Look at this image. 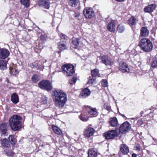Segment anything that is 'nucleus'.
<instances>
[{
	"instance_id": "obj_41",
	"label": "nucleus",
	"mask_w": 157,
	"mask_h": 157,
	"mask_svg": "<svg viewBox=\"0 0 157 157\" xmlns=\"http://www.w3.org/2000/svg\"><path fill=\"white\" fill-rule=\"evenodd\" d=\"M151 66L152 68H155L157 66V60L156 59L153 60L151 64Z\"/></svg>"
},
{
	"instance_id": "obj_51",
	"label": "nucleus",
	"mask_w": 157,
	"mask_h": 157,
	"mask_svg": "<svg viewBox=\"0 0 157 157\" xmlns=\"http://www.w3.org/2000/svg\"><path fill=\"white\" fill-rule=\"evenodd\" d=\"M144 113V112L143 111H142L140 113V114L141 115V116H142V115Z\"/></svg>"
},
{
	"instance_id": "obj_33",
	"label": "nucleus",
	"mask_w": 157,
	"mask_h": 157,
	"mask_svg": "<svg viewBox=\"0 0 157 157\" xmlns=\"http://www.w3.org/2000/svg\"><path fill=\"white\" fill-rule=\"evenodd\" d=\"M9 139L11 144L13 145H14L15 144L16 140L14 138V136L13 135H10L9 137Z\"/></svg>"
},
{
	"instance_id": "obj_48",
	"label": "nucleus",
	"mask_w": 157,
	"mask_h": 157,
	"mask_svg": "<svg viewBox=\"0 0 157 157\" xmlns=\"http://www.w3.org/2000/svg\"><path fill=\"white\" fill-rule=\"evenodd\" d=\"M137 123L141 125L143 124V121L141 120H139L137 121Z\"/></svg>"
},
{
	"instance_id": "obj_27",
	"label": "nucleus",
	"mask_w": 157,
	"mask_h": 157,
	"mask_svg": "<svg viewBox=\"0 0 157 157\" xmlns=\"http://www.w3.org/2000/svg\"><path fill=\"white\" fill-rule=\"evenodd\" d=\"M136 22V18L132 16L128 20V24L131 26L135 25Z\"/></svg>"
},
{
	"instance_id": "obj_31",
	"label": "nucleus",
	"mask_w": 157,
	"mask_h": 157,
	"mask_svg": "<svg viewBox=\"0 0 157 157\" xmlns=\"http://www.w3.org/2000/svg\"><path fill=\"white\" fill-rule=\"evenodd\" d=\"M31 80L33 82L36 83L40 80V78L39 75L34 74L32 77Z\"/></svg>"
},
{
	"instance_id": "obj_34",
	"label": "nucleus",
	"mask_w": 157,
	"mask_h": 157,
	"mask_svg": "<svg viewBox=\"0 0 157 157\" xmlns=\"http://www.w3.org/2000/svg\"><path fill=\"white\" fill-rule=\"evenodd\" d=\"M91 73L92 76L93 77V78H95L98 75V70L96 69H94L91 71Z\"/></svg>"
},
{
	"instance_id": "obj_7",
	"label": "nucleus",
	"mask_w": 157,
	"mask_h": 157,
	"mask_svg": "<svg viewBox=\"0 0 157 157\" xmlns=\"http://www.w3.org/2000/svg\"><path fill=\"white\" fill-rule=\"evenodd\" d=\"M118 135L117 131L116 130H111L105 133L104 136L106 139H111L114 138Z\"/></svg>"
},
{
	"instance_id": "obj_13",
	"label": "nucleus",
	"mask_w": 157,
	"mask_h": 157,
	"mask_svg": "<svg viewBox=\"0 0 157 157\" xmlns=\"http://www.w3.org/2000/svg\"><path fill=\"white\" fill-rule=\"evenodd\" d=\"M120 150L122 153L124 155L127 154L129 151L128 147L125 144H121L120 145Z\"/></svg>"
},
{
	"instance_id": "obj_17",
	"label": "nucleus",
	"mask_w": 157,
	"mask_h": 157,
	"mask_svg": "<svg viewBox=\"0 0 157 157\" xmlns=\"http://www.w3.org/2000/svg\"><path fill=\"white\" fill-rule=\"evenodd\" d=\"M50 4L48 0H40L39 2L40 5H41L42 7L46 9H49Z\"/></svg>"
},
{
	"instance_id": "obj_21",
	"label": "nucleus",
	"mask_w": 157,
	"mask_h": 157,
	"mask_svg": "<svg viewBox=\"0 0 157 157\" xmlns=\"http://www.w3.org/2000/svg\"><path fill=\"white\" fill-rule=\"evenodd\" d=\"M108 30L111 32L114 33L115 31V26L113 21L109 22L107 26Z\"/></svg>"
},
{
	"instance_id": "obj_50",
	"label": "nucleus",
	"mask_w": 157,
	"mask_h": 157,
	"mask_svg": "<svg viewBox=\"0 0 157 157\" xmlns=\"http://www.w3.org/2000/svg\"><path fill=\"white\" fill-rule=\"evenodd\" d=\"M132 157H136L137 156V155L136 154H135V153H133L132 154Z\"/></svg>"
},
{
	"instance_id": "obj_54",
	"label": "nucleus",
	"mask_w": 157,
	"mask_h": 157,
	"mask_svg": "<svg viewBox=\"0 0 157 157\" xmlns=\"http://www.w3.org/2000/svg\"><path fill=\"white\" fill-rule=\"evenodd\" d=\"M45 145L44 144H43L42 145V146L43 147V146H45Z\"/></svg>"
},
{
	"instance_id": "obj_16",
	"label": "nucleus",
	"mask_w": 157,
	"mask_h": 157,
	"mask_svg": "<svg viewBox=\"0 0 157 157\" xmlns=\"http://www.w3.org/2000/svg\"><path fill=\"white\" fill-rule=\"evenodd\" d=\"M7 124L6 123H2L0 124V132L1 134L5 135L7 132Z\"/></svg>"
},
{
	"instance_id": "obj_6",
	"label": "nucleus",
	"mask_w": 157,
	"mask_h": 157,
	"mask_svg": "<svg viewBox=\"0 0 157 157\" xmlns=\"http://www.w3.org/2000/svg\"><path fill=\"white\" fill-rule=\"evenodd\" d=\"M131 128L130 124L128 121L124 122L120 126L119 131L120 133L124 134L128 131Z\"/></svg>"
},
{
	"instance_id": "obj_29",
	"label": "nucleus",
	"mask_w": 157,
	"mask_h": 157,
	"mask_svg": "<svg viewBox=\"0 0 157 157\" xmlns=\"http://www.w3.org/2000/svg\"><path fill=\"white\" fill-rule=\"evenodd\" d=\"M52 129L53 131L56 134L61 135L62 133V130L59 128L54 125L52 126Z\"/></svg>"
},
{
	"instance_id": "obj_24",
	"label": "nucleus",
	"mask_w": 157,
	"mask_h": 157,
	"mask_svg": "<svg viewBox=\"0 0 157 157\" xmlns=\"http://www.w3.org/2000/svg\"><path fill=\"white\" fill-rule=\"evenodd\" d=\"M88 154V157H97L98 155L97 152L92 148L89 150Z\"/></svg>"
},
{
	"instance_id": "obj_20",
	"label": "nucleus",
	"mask_w": 157,
	"mask_h": 157,
	"mask_svg": "<svg viewBox=\"0 0 157 157\" xmlns=\"http://www.w3.org/2000/svg\"><path fill=\"white\" fill-rule=\"evenodd\" d=\"M87 109L89 113L92 115L93 117L96 116L97 115V112L96 108L87 106Z\"/></svg>"
},
{
	"instance_id": "obj_36",
	"label": "nucleus",
	"mask_w": 157,
	"mask_h": 157,
	"mask_svg": "<svg viewBox=\"0 0 157 157\" xmlns=\"http://www.w3.org/2000/svg\"><path fill=\"white\" fill-rule=\"evenodd\" d=\"M4 151L8 156H13L14 155V153L11 150L6 149Z\"/></svg>"
},
{
	"instance_id": "obj_18",
	"label": "nucleus",
	"mask_w": 157,
	"mask_h": 157,
	"mask_svg": "<svg viewBox=\"0 0 157 157\" xmlns=\"http://www.w3.org/2000/svg\"><path fill=\"white\" fill-rule=\"evenodd\" d=\"M90 94V91L87 88L83 89L80 93V95L83 98L88 96Z\"/></svg>"
},
{
	"instance_id": "obj_25",
	"label": "nucleus",
	"mask_w": 157,
	"mask_h": 157,
	"mask_svg": "<svg viewBox=\"0 0 157 157\" xmlns=\"http://www.w3.org/2000/svg\"><path fill=\"white\" fill-rule=\"evenodd\" d=\"M110 125L113 127H115L118 124V122L117 118L116 117H113L110 120Z\"/></svg>"
},
{
	"instance_id": "obj_49",
	"label": "nucleus",
	"mask_w": 157,
	"mask_h": 157,
	"mask_svg": "<svg viewBox=\"0 0 157 157\" xmlns=\"http://www.w3.org/2000/svg\"><path fill=\"white\" fill-rule=\"evenodd\" d=\"M106 109L109 111H110L111 110L110 106H107L106 108Z\"/></svg>"
},
{
	"instance_id": "obj_26",
	"label": "nucleus",
	"mask_w": 157,
	"mask_h": 157,
	"mask_svg": "<svg viewBox=\"0 0 157 157\" xmlns=\"http://www.w3.org/2000/svg\"><path fill=\"white\" fill-rule=\"evenodd\" d=\"M7 68V61L0 60V69L3 70L6 69Z\"/></svg>"
},
{
	"instance_id": "obj_28",
	"label": "nucleus",
	"mask_w": 157,
	"mask_h": 157,
	"mask_svg": "<svg viewBox=\"0 0 157 157\" xmlns=\"http://www.w3.org/2000/svg\"><path fill=\"white\" fill-rule=\"evenodd\" d=\"M125 30V27L123 24H120L117 27V30L119 33H121L124 32Z\"/></svg>"
},
{
	"instance_id": "obj_40",
	"label": "nucleus",
	"mask_w": 157,
	"mask_h": 157,
	"mask_svg": "<svg viewBox=\"0 0 157 157\" xmlns=\"http://www.w3.org/2000/svg\"><path fill=\"white\" fill-rule=\"evenodd\" d=\"M42 102L44 104H46L47 102V98L45 96L43 95L41 97Z\"/></svg>"
},
{
	"instance_id": "obj_42",
	"label": "nucleus",
	"mask_w": 157,
	"mask_h": 157,
	"mask_svg": "<svg viewBox=\"0 0 157 157\" xmlns=\"http://www.w3.org/2000/svg\"><path fill=\"white\" fill-rule=\"evenodd\" d=\"M102 86L104 87H106L108 85L107 81L105 80H103L101 83Z\"/></svg>"
},
{
	"instance_id": "obj_55",
	"label": "nucleus",
	"mask_w": 157,
	"mask_h": 157,
	"mask_svg": "<svg viewBox=\"0 0 157 157\" xmlns=\"http://www.w3.org/2000/svg\"><path fill=\"white\" fill-rule=\"evenodd\" d=\"M131 119L132 120H134L135 119V118H131Z\"/></svg>"
},
{
	"instance_id": "obj_47",
	"label": "nucleus",
	"mask_w": 157,
	"mask_h": 157,
	"mask_svg": "<svg viewBox=\"0 0 157 157\" xmlns=\"http://www.w3.org/2000/svg\"><path fill=\"white\" fill-rule=\"evenodd\" d=\"M80 13L79 12H76L75 13L73 14V16L75 17H79Z\"/></svg>"
},
{
	"instance_id": "obj_23",
	"label": "nucleus",
	"mask_w": 157,
	"mask_h": 157,
	"mask_svg": "<svg viewBox=\"0 0 157 157\" xmlns=\"http://www.w3.org/2000/svg\"><path fill=\"white\" fill-rule=\"evenodd\" d=\"M11 101L14 104H16L19 102L18 95L16 93L13 94L11 96Z\"/></svg>"
},
{
	"instance_id": "obj_30",
	"label": "nucleus",
	"mask_w": 157,
	"mask_h": 157,
	"mask_svg": "<svg viewBox=\"0 0 157 157\" xmlns=\"http://www.w3.org/2000/svg\"><path fill=\"white\" fill-rule=\"evenodd\" d=\"M66 43L65 41H61L58 44V48L60 50H64L66 48Z\"/></svg>"
},
{
	"instance_id": "obj_45",
	"label": "nucleus",
	"mask_w": 157,
	"mask_h": 157,
	"mask_svg": "<svg viewBox=\"0 0 157 157\" xmlns=\"http://www.w3.org/2000/svg\"><path fill=\"white\" fill-rule=\"evenodd\" d=\"M80 119L83 121H87V116L83 117L82 115H81L80 117Z\"/></svg>"
},
{
	"instance_id": "obj_39",
	"label": "nucleus",
	"mask_w": 157,
	"mask_h": 157,
	"mask_svg": "<svg viewBox=\"0 0 157 157\" xmlns=\"http://www.w3.org/2000/svg\"><path fill=\"white\" fill-rule=\"evenodd\" d=\"M77 78L76 77H74L73 78L69 81V83L71 85H74L77 80Z\"/></svg>"
},
{
	"instance_id": "obj_46",
	"label": "nucleus",
	"mask_w": 157,
	"mask_h": 157,
	"mask_svg": "<svg viewBox=\"0 0 157 157\" xmlns=\"http://www.w3.org/2000/svg\"><path fill=\"white\" fill-rule=\"evenodd\" d=\"M136 150L138 151H140V150L141 146L139 144L136 145L135 146Z\"/></svg>"
},
{
	"instance_id": "obj_52",
	"label": "nucleus",
	"mask_w": 157,
	"mask_h": 157,
	"mask_svg": "<svg viewBox=\"0 0 157 157\" xmlns=\"http://www.w3.org/2000/svg\"><path fill=\"white\" fill-rule=\"evenodd\" d=\"M116 1L119 2H123L124 1V0H116Z\"/></svg>"
},
{
	"instance_id": "obj_2",
	"label": "nucleus",
	"mask_w": 157,
	"mask_h": 157,
	"mask_svg": "<svg viewBox=\"0 0 157 157\" xmlns=\"http://www.w3.org/2000/svg\"><path fill=\"white\" fill-rule=\"evenodd\" d=\"M22 118L19 115H14L9 119V122L11 129L16 131L20 129L22 126Z\"/></svg>"
},
{
	"instance_id": "obj_38",
	"label": "nucleus",
	"mask_w": 157,
	"mask_h": 157,
	"mask_svg": "<svg viewBox=\"0 0 157 157\" xmlns=\"http://www.w3.org/2000/svg\"><path fill=\"white\" fill-rule=\"evenodd\" d=\"M10 73L13 75H16L18 73L17 70L15 68L10 67Z\"/></svg>"
},
{
	"instance_id": "obj_35",
	"label": "nucleus",
	"mask_w": 157,
	"mask_h": 157,
	"mask_svg": "<svg viewBox=\"0 0 157 157\" xmlns=\"http://www.w3.org/2000/svg\"><path fill=\"white\" fill-rule=\"evenodd\" d=\"M21 4L27 7L29 5V0H20Z\"/></svg>"
},
{
	"instance_id": "obj_12",
	"label": "nucleus",
	"mask_w": 157,
	"mask_h": 157,
	"mask_svg": "<svg viewBox=\"0 0 157 157\" xmlns=\"http://www.w3.org/2000/svg\"><path fill=\"white\" fill-rule=\"evenodd\" d=\"M101 62L106 66H111L113 64V62L111 61L108 56L106 55L103 56L102 57Z\"/></svg>"
},
{
	"instance_id": "obj_22",
	"label": "nucleus",
	"mask_w": 157,
	"mask_h": 157,
	"mask_svg": "<svg viewBox=\"0 0 157 157\" xmlns=\"http://www.w3.org/2000/svg\"><path fill=\"white\" fill-rule=\"evenodd\" d=\"M140 31V36L142 37H146L148 35L149 31L145 27L142 28Z\"/></svg>"
},
{
	"instance_id": "obj_11",
	"label": "nucleus",
	"mask_w": 157,
	"mask_h": 157,
	"mask_svg": "<svg viewBox=\"0 0 157 157\" xmlns=\"http://www.w3.org/2000/svg\"><path fill=\"white\" fill-rule=\"evenodd\" d=\"M10 55L9 51L6 48H0V58L4 59Z\"/></svg>"
},
{
	"instance_id": "obj_8",
	"label": "nucleus",
	"mask_w": 157,
	"mask_h": 157,
	"mask_svg": "<svg viewBox=\"0 0 157 157\" xmlns=\"http://www.w3.org/2000/svg\"><path fill=\"white\" fill-rule=\"evenodd\" d=\"M83 13L86 17L90 18L94 16V13L93 9L91 8H85L83 10Z\"/></svg>"
},
{
	"instance_id": "obj_10",
	"label": "nucleus",
	"mask_w": 157,
	"mask_h": 157,
	"mask_svg": "<svg viewBox=\"0 0 157 157\" xmlns=\"http://www.w3.org/2000/svg\"><path fill=\"white\" fill-rule=\"evenodd\" d=\"M119 69V70L123 73L129 72V70L128 67V65L124 62L120 63Z\"/></svg>"
},
{
	"instance_id": "obj_53",
	"label": "nucleus",
	"mask_w": 157,
	"mask_h": 157,
	"mask_svg": "<svg viewBox=\"0 0 157 157\" xmlns=\"http://www.w3.org/2000/svg\"><path fill=\"white\" fill-rule=\"evenodd\" d=\"M121 116L123 117H125V116L124 115L121 114Z\"/></svg>"
},
{
	"instance_id": "obj_37",
	"label": "nucleus",
	"mask_w": 157,
	"mask_h": 157,
	"mask_svg": "<svg viewBox=\"0 0 157 157\" xmlns=\"http://www.w3.org/2000/svg\"><path fill=\"white\" fill-rule=\"evenodd\" d=\"M96 83V82L94 78H93V77H89V80L87 82L88 84H95Z\"/></svg>"
},
{
	"instance_id": "obj_15",
	"label": "nucleus",
	"mask_w": 157,
	"mask_h": 157,
	"mask_svg": "<svg viewBox=\"0 0 157 157\" xmlns=\"http://www.w3.org/2000/svg\"><path fill=\"white\" fill-rule=\"evenodd\" d=\"M94 129L91 127H88L84 132V135L86 137H89L92 136L94 133Z\"/></svg>"
},
{
	"instance_id": "obj_1",
	"label": "nucleus",
	"mask_w": 157,
	"mask_h": 157,
	"mask_svg": "<svg viewBox=\"0 0 157 157\" xmlns=\"http://www.w3.org/2000/svg\"><path fill=\"white\" fill-rule=\"evenodd\" d=\"M53 93L52 98L55 105L59 108H63L67 101L66 94L61 90H56Z\"/></svg>"
},
{
	"instance_id": "obj_43",
	"label": "nucleus",
	"mask_w": 157,
	"mask_h": 157,
	"mask_svg": "<svg viewBox=\"0 0 157 157\" xmlns=\"http://www.w3.org/2000/svg\"><path fill=\"white\" fill-rule=\"evenodd\" d=\"M47 38V36L45 34H41L40 36L41 40L43 41L46 40Z\"/></svg>"
},
{
	"instance_id": "obj_44",
	"label": "nucleus",
	"mask_w": 157,
	"mask_h": 157,
	"mask_svg": "<svg viewBox=\"0 0 157 157\" xmlns=\"http://www.w3.org/2000/svg\"><path fill=\"white\" fill-rule=\"evenodd\" d=\"M59 36L60 38L64 40H67V36L64 34L61 33L59 35Z\"/></svg>"
},
{
	"instance_id": "obj_9",
	"label": "nucleus",
	"mask_w": 157,
	"mask_h": 157,
	"mask_svg": "<svg viewBox=\"0 0 157 157\" xmlns=\"http://www.w3.org/2000/svg\"><path fill=\"white\" fill-rule=\"evenodd\" d=\"M85 40L83 38H80L79 39L73 37L72 39V43L75 46H79L81 47L83 43Z\"/></svg>"
},
{
	"instance_id": "obj_32",
	"label": "nucleus",
	"mask_w": 157,
	"mask_h": 157,
	"mask_svg": "<svg viewBox=\"0 0 157 157\" xmlns=\"http://www.w3.org/2000/svg\"><path fill=\"white\" fill-rule=\"evenodd\" d=\"M78 2V0H68V3L72 7H75L77 5Z\"/></svg>"
},
{
	"instance_id": "obj_5",
	"label": "nucleus",
	"mask_w": 157,
	"mask_h": 157,
	"mask_svg": "<svg viewBox=\"0 0 157 157\" xmlns=\"http://www.w3.org/2000/svg\"><path fill=\"white\" fill-rule=\"evenodd\" d=\"M62 69L63 72L68 76L72 75L74 72V67L71 64H65L62 66Z\"/></svg>"
},
{
	"instance_id": "obj_19",
	"label": "nucleus",
	"mask_w": 157,
	"mask_h": 157,
	"mask_svg": "<svg viewBox=\"0 0 157 157\" xmlns=\"http://www.w3.org/2000/svg\"><path fill=\"white\" fill-rule=\"evenodd\" d=\"M1 144L2 146L5 148H9L10 147V145L8 140L5 138L0 140Z\"/></svg>"
},
{
	"instance_id": "obj_14",
	"label": "nucleus",
	"mask_w": 157,
	"mask_h": 157,
	"mask_svg": "<svg viewBox=\"0 0 157 157\" xmlns=\"http://www.w3.org/2000/svg\"><path fill=\"white\" fill-rule=\"evenodd\" d=\"M156 6L155 4H152L146 6L144 10L145 12L151 13L155 9Z\"/></svg>"
},
{
	"instance_id": "obj_3",
	"label": "nucleus",
	"mask_w": 157,
	"mask_h": 157,
	"mask_svg": "<svg viewBox=\"0 0 157 157\" xmlns=\"http://www.w3.org/2000/svg\"><path fill=\"white\" fill-rule=\"evenodd\" d=\"M139 46L144 52H150L152 48V44L150 40L146 38L141 39L139 42Z\"/></svg>"
},
{
	"instance_id": "obj_4",
	"label": "nucleus",
	"mask_w": 157,
	"mask_h": 157,
	"mask_svg": "<svg viewBox=\"0 0 157 157\" xmlns=\"http://www.w3.org/2000/svg\"><path fill=\"white\" fill-rule=\"evenodd\" d=\"M39 87L41 89L49 91L52 89V83L49 80H43L40 82L38 84Z\"/></svg>"
}]
</instances>
